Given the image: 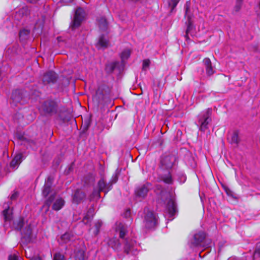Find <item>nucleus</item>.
I'll list each match as a JSON object with an SVG mask.
<instances>
[{"label": "nucleus", "mask_w": 260, "mask_h": 260, "mask_svg": "<svg viewBox=\"0 0 260 260\" xmlns=\"http://www.w3.org/2000/svg\"><path fill=\"white\" fill-rule=\"evenodd\" d=\"M109 246L114 249H117L120 247V243L119 240L116 238L111 239L108 242Z\"/></svg>", "instance_id": "obj_24"}, {"label": "nucleus", "mask_w": 260, "mask_h": 260, "mask_svg": "<svg viewBox=\"0 0 260 260\" xmlns=\"http://www.w3.org/2000/svg\"><path fill=\"white\" fill-rule=\"evenodd\" d=\"M57 79L56 74L52 71L45 73L43 77V82L44 84L54 82Z\"/></svg>", "instance_id": "obj_11"}, {"label": "nucleus", "mask_w": 260, "mask_h": 260, "mask_svg": "<svg viewBox=\"0 0 260 260\" xmlns=\"http://www.w3.org/2000/svg\"><path fill=\"white\" fill-rule=\"evenodd\" d=\"M85 195L84 193L80 190H77L73 197V202L76 204H79L83 199Z\"/></svg>", "instance_id": "obj_16"}, {"label": "nucleus", "mask_w": 260, "mask_h": 260, "mask_svg": "<svg viewBox=\"0 0 260 260\" xmlns=\"http://www.w3.org/2000/svg\"><path fill=\"white\" fill-rule=\"evenodd\" d=\"M12 99L15 103H20L22 99V95L19 90H16L13 92Z\"/></svg>", "instance_id": "obj_22"}, {"label": "nucleus", "mask_w": 260, "mask_h": 260, "mask_svg": "<svg viewBox=\"0 0 260 260\" xmlns=\"http://www.w3.org/2000/svg\"><path fill=\"white\" fill-rule=\"evenodd\" d=\"M131 51L129 49H126L123 50L121 54V59L123 62L127 60L130 56Z\"/></svg>", "instance_id": "obj_27"}, {"label": "nucleus", "mask_w": 260, "mask_h": 260, "mask_svg": "<svg viewBox=\"0 0 260 260\" xmlns=\"http://www.w3.org/2000/svg\"><path fill=\"white\" fill-rule=\"evenodd\" d=\"M23 159V155L19 153L16 154L11 162V167L15 169L22 161Z\"/></svg>", "instance_id": "obj_19"}, {"label": "nucleus", "mask_w": 260, "mask_h": 260, "mask_svg": "<svg viewBox=\"0 0 260 260\" xmlns=\"http://www.w3.org/2000/svg\"><path fill=\"white\" fill-rule=\"evenodd\" d=\"M31 233V230L30 229V226H28L26 230V236L30 237Z\"/></svg>", "instance_id": "obj_42"}, {"label": "nucleus", "mask_w": 260, "mask_h": 260, "mask_svg": "<svg viewBox=\"0 0 260 260\" xmlns=\"http://www.w3.org/2000/svg\"><path fill=\"white\" fill-rule=\"evenodd\" d=\"M41 109L45 113L54 114L57 112V104L53 101H47L42 105Z\"/></svg>", "instance_id": "obj_6"}, {"label": "nucleus", "mask_w": 260, "mask_h": 260, "mask_svg": "<svg viewBox=\"0 0 260 260\" xmlns=\"http://www.w3.org/2000/svg\"><path fill=\"white\" fill-rule=\"evenodd\" d=\"M100 28L103 31H106L108 29V23L104 17H101L98 20Z\"/></svg>", "instance_id": "obj_23"}, {"label": "nucleus", "mask_w": 260, "mask_h": 260, "mask_svg": "<svg viewBox=\"0 0 260 260\" xmlns=\"http://www.w3.org/2000/svg\"><path fill=\"white\" fill-rule=\"evenodd\" d=\"M53 260H66V258L63 254L57 252L54 255Z\"/></svg>", "instance_id": "obj_34"}, {"label": "nucleus", "mask_w": 260, "mask_h": 260, "mask_svg": "<svg viewBox=\"0 0 260 260\" xmlns=\"http://www.w3.org/2000/svg\"><path fill=\"white\" fill-rule=\"evenodd\" d=\"M129 212H130L129 210L127 211V212H128L129 213Z\"/></svg>", "instance_id": "obj_46"}, {"label": "nucleus", "mask_w": 260, "mask_h": 260, "mask_svg": "<svg viewBox=\"0 0 260 260\" xmlns=\"http://www.w3.org/2000/svg\"><path fill=\"white\" fill-rule=\"evenodd\" d=\"M29 32L27 30H23L20 31L19 32V36L20 38H22L23 35H28Z\"/></svg>", "instance_id": "obj_40"}, {"label": "nucleus", "mask_w": 260, "mask_h": 260, "mask_svg": "<svg viewBox=\"0 0 260 260\" xmlns=\"http://www.w3.org/2000/svg\"><path fill=\"white\" fill-rule=\"evenodd\" d=\"M25 255H26V257H32V256L29 255H28V253H27V250H25Z\"/></svg>", "instance_id": "obj_45"}, {"label": "nucleus", "mask_w": 260, "mask_h": 260, "mask_svg": "<svg viewBox=\"0 0 260 260\" xmlns=\"http://www.w3.org/2000/svg\"><path fill=\"white\" fill-rule=\"evenodd\" d=\"M205 67L206 74L208 76H211L215 73V71L212 66L211 61L208 58H206L203 60Z\"/></svg>", "instance_id": "obj_12"}, {"label": "nucleus", "mask_w": 260, "mask_h": 260, "mask_svg": "<svg viewBox=\"0 0 260 260\" xmlns=\"http://www.w3.org/2000/svg\"><path fill=\"white\" fill-rule=\"evenodd\" d=\"M228 139L231 143L237 145L240 142L239 132L238 131H234L229 135Z\"/></svg>", "instance_id": "obj_18"}, {"label": "nucleus", "mask_w": 260, "mask_h": 260, "mask_svg": "<svg viewBox=\"0 0 260 260\" xmlns=\"http://www.w3.org/2000/svg\"><path fill=\"white\" fill-rule=\"evenodd\" d=\"M116 232L119 233V237L121 238H124L127 232L126 226L121 222L116 223Z\"/></svg>", "instance_id": "obj_13"}, {"label": "nucleus", "mask_w": 260, "mask_h": 260, "mask_svg": "<svg viewBox=\"0 0 260 260\" xmlns=\"http://www.w3.org/2000/svg\"><path fill=\"white\" fill-rule=\"evenodd\" d=\"M64 1H66V0H64Z\"/></svg>", "instance_id": "obj_47"}, {"label": "nucleus", "mask_w": 260, "mask_h": 260, "mask_svg": "<svg viewBox=\"0 0 260 260\" xmlns=\"http://www.w3.org/2000/svg\"><path fill=\"white\" fill-rule=\"evenodd\" d=\"M74 235L70 232H67L60 237V240L63 243H67L73 240Z\"/></svg>", "instance_id": "obj_21"}, {"label": "nucleus", "mask_w": 260, "mask_h": 260, "mask_svg": "<svg viewBox=\"0 0 260 260\" xmlns=\"http://www.w3.org/2000/svg\"><path fill=\"white\" fill-rule=\"evenodd\" d=\"M102 225V222L101 221L98 220L95 222L94 224V229L93 230V234L95 236H96L100 230V228Z\"/></svg>", "instance_id": "obj_28"}, {"label": "nucleus", "mask_w": 260, "mask_h": 260, "mask_svg": "<svg viewBox=\"0 0 260 260\" xmlns=\"http://www.w3.org/2000/svg\"><path fill=\"white\" fill-rule=\"evenodd\" d=\"M151 188V184L148 183L138 187L135 191L136 196L140 198H144Z\"/></svg>", "instance_id": "obj_9"}, {"label": "nucleus", "mask_w": 260, "mask_h": 260, "mask_svg": "<svg viewBox=\"0 0 260 260\" xmlns=\"http://www.w3.org/2000/svg\"><path fill=\"white\" fill-rule=\"evenodd\" d=\"M144 223L145 226L148 228H152L155 226L156 223V219L154 214L149 211L145 210Z\"/></svg>", "instance_id": "obj_7"}, {"label": "nucleus", "mask_w": 260, "mask_h": 260, "mask_svg": "<svg viewBox=\"0 0 260 260\" xmlns=\"http://www.w3.org/2000/svg\"><path fill=\"white\" fill-rule=\"evenodd\" d=\"M205 238V234L203 232H199L194 235L193 244L197 246L200 245Z\"/></svg>", "instance_id": "obj_15"}, {"label": "nucleus", "mask_w": 260, "mask_h": 260, "mask_svg": "<svg viewBox=\"0 0 260 260\" xmlns=\"http://www.w3.org/2000/svg\"><path fill=\"white\" fill-rule=\"evenodd\" d=\"M9 210L8 209H6L3 211V214L5 217V219L6 220H9L10 219V215L8 214Z\"/></svg>", "instance_id": "obj_37"}, {"label": "nucleus", "mask_w": 260, "mask_h": 260, "mask_svg": "<svg viewBox=\"0 0 260 260\" xmlns=\"http://www.w3.org/2000/svg\"><path fill=\"white\" fill-rule=\"evenodd\" d=\"M179 1L180 0H169V5L171 8V12H172L176 7Z\"/></svg>", "instance_id": "obj_33"}, {"label": "nucleus", "mask_w": 260, "mask_h": 260, "mask_svg": "<svg viewBox=\"0 0 260 260\" xmlns=\"http://www.w3.org/2000/svg\"><path fill=\"white\" fill-rule=\"evenodd\" d=\"M117 63L116 62H113L108 64L106 67V71L109 73L112 72L117 66Z\"/></svg>", "instance_id": "obj_29"}, {"label": "nucleus", "mask_w": 260, "mask_h": 260, "mask_svg": "<svg viewBox=\"0 0 260 260\" xmlns=\"http://www.w3.org/2000/svg\"><path fill=\"white\" fill-rule=\"evenodd\" d=\"M18 196V194L17 192L14 193L11 197V200H15Z\"/></svg>", "instance_id": "obj_43"}, {"label": "nucleus", "mask_w": 260, "mask_h": 260, "mask_svg": "<svg viewBox=\"0 0 260 260\" xmlns=\"http://www.w3.org/2000/svg\"><path fill=\"white\" fill-rule=\"evenodd\" d=\"M175 161V157L172 155H164L160 160V167L164 170H170Z\"/></svg>", "instance_id": "obj_4"}, {"label": "nucleus", "mask_w": 260, "mask_h": 260, "mask_svg": "<svg viewBox=\"0 0 260 260\" xmlns=\"http://www.w3.org/2000/svg\"><path fill=\"white\" fill-rule=\"evenodd\" d=\"M94 210L92 208H90L86 216H84L83 221L85 223H87L89 219H90V217H92L93 215Z\"/></svg>", "instance_id": "obj_30"}, {"label": "nucleus", "mask_w": 260, "mask_h": 260, "mask_svg": "<svg viewBox=\"0 0 260 260\" xmlns=\"http://www.w3.org/2000/svg\"><path fill=\"white\" fill-rule=\"evenodd\" d=\"M117 179H118V177H117V175L115 174V175H113L112 176L111 181L109 182L110 185H111V186H112L113 183H115L116 182Z\"/></svg>", "instance_id": "obj_39"}, {"label": "nucleus", "mask_w": 260, "mask_h": 260, "mask_svg": "<svg viewBox=\"0 0 260 260\" xmlns=\"http://www.w3.org/2000/svg\"><path fill=\"white\" fill-rule=\"evenodd\" d=\"M27 2L30 3H36L38 0H27Z\"/></svg>", "instance_id": "obj_44"}, {"label": "nucleus", "mask_w": 260, "mask_h": 260, "mask_svg": "<svg viewBox=\"0 0 260 260\" xmlns=\"http://www.w3.org/2000/svg\"><path fill=\"white\" fill-rule=\"evenodd\" d=\"M74 260H84V250L83 249H78L75 251Z\"/></svg>", "instance_id": "obj_20"}, {"label": "nucleus", "mask_w": 260, "mask_h": 260, "mask_svg": "<svg viewBox=\"0 0 260 260\" xmlns=\"http://www.w3.org/2000/svg\"><path fill=\"white\" fill-rule=\"evenodd\" d=\"M65 202L61 198H57L54 202L52 205V209L55 211L60 210L64 206Z\"/></svg>", "instance_id": "obj_17"}, {"label": "nucleus", "mask_w": 260, "mask_h": 260, "mask_svg": "<svg viewBox=\"0 0 260 260\" xmlns=\"http://www.w3.org/2000/svg\"><path fill=\"white\" fill-rule=\"evenodd\" d=\"M101 191H100L97 188H94L92 194L90 196V199L91 200H96L101 198L100 193Z\"/></svg>", "instance_id": "obj_26"}, {"label": "nucleus", "mask_w": 260, "mask_h": 260, "mask_svg": "<svg viewBox=\"0 0 260 260\" xmlns=\"http://www.w3.org/2000/svg\"><path fill=\"white\" fill-rule=\"evenodd\" d=\"M96 188L99 189L100 191L104 192L105 193H107L112 188L110 183H107L103 177L98 181Z\"/></svg>", "instance_id": "obj_10"}, {"label": "nucleus", "mask_w": 260, "mask_h": 260, "mask_svg": "<svg viewBox=\"0 0 260 260\" xmlns=\"http://www.w3.org/2000/svg\"><path fill=\"white\" fill-rule=\"evenodd\" d=\"M190 3L187 2L185 6V16L188 18L187 27L186 30V36L188 35L190 30L192 28V25L191 22V16L188 14V12L189 10Z\"/></svg>", "instance_id": "obj_14"}, {"label": "nucleus", "mask_w": 260, "mask_h": 260, "mask_svg": "<svg viewBox=\"0 0 260 260\" xmlns=\"http://www.w3.org/2000/svg\"><path fill=\"white\" fill-rule=\"evenodd\" d=\"M150 61L149 59H144L143 61V67L142 69L143 70H146L147 68L149 67L150 65Z\"/></svg>", "instance_id": "obj_36"}, {"label": "nucleus", "mask_w": 260, "mask_h": 260, "mask_svg": "<svg viewBox=\"0 0 260 260\" xmlns=\"http://www.w3.org/2000/svg\"><path fill=\"white\" fill-rule=\"evenodd\" d=\"M109 91V89L106 85H102L100 86L93 96L94 100L96 101L98 104L102 103L104 102L106 95Z\"/></svg>", "instance_id": "obj_5"}, {"label": "nucleus", "mask_w": 260, "mask_h": 260, "mask_svg": "<svg viewBox=\"0 0 260 260\" xmlns=\"http://www.w3.org/2000/svg\"><path fill=\"white\" fill-rule=\"evenodd\" d=\"M160 195L161 198H166L167 205L166 209L169 214L171 216H173L177 211L176 205L174 199L171 198L170 195L167 192L161 189Z\"/></svg>", "instance_id": "obj_2"}, {"label": "nucleus", "mask_w": 260, "mask_h": 260, "mask_svg": "<svg viewBox=\"0 0 260 260\" xmlns=\"http://www.w3.org/2000/svg\"><path fill=\"white\" fill-rule=\"evenodd\" d=\"M52 183V179L49 177L45 182L42 191V194L45 197H47L49 194H50V196L46 200L45 205H44V207L47 206V211L49 210V207L53 201L54 200L55 197V193L51 189Z\"/></svg>", "instance_id": "obj_1"}, {"label": "nucleus", "mask_w": 260, "mask_h": 260, "mask_svg": "<svg viewBox=\"0 0 260 260\" xmlns=\"http://www.w3.org/2000/svg\"><path fill=\"white\" fill-rule=\"evenodd\" d=\"M211 114V110L208 109L199 115L198 124L200 125L201 131H205L208 128V125L211 121L210 118Z\"/></svg>", "instance_id": "obj_3"}, {"label": "nucleus", "mask_w": 260, "mask_h": 260, "mask_svg": "<svg viewBox=\"0 0 260 260\" xmlns=\"http://www.w3.org/2000/svg\"><path fill=\"white\" fill-rule=\"evenodd\" d=\"M9 260H18V257L16 255H10L9 257Z\"/></svg>", "instance_id": "obj_41"}, {"label": "nucleus", "mask_w": 260, "mask_h": 260, "mask_svg": "<svg viewBox=\"0 0 260 260\" xmlns=\"http://www.w3.org/2000/svg\"><path fill=\"white\" fill-rule=\"evenodd\" d=\"M242 0H237L236 5L235 7L236 11H238L241 7Z\"/></svg>", "instance_id": "obj_38"}, {"label": "nucleus", "mask_w": 260, "mask_h": 260, "mask_svg": "<svg viewBox=\"0 0 260 260\" xmlns=\"http://www.w3.org/2000/svg\"><path fill=\"white\" fill-rule=\"evenodd\" d=\"M162 180L168 184H171L173 182L172 178L170 173L167 175L162 176Z\"/></svg>", "instance_id": "obj_32"}, {"label": "nucleus", "mask_w": 260, "mask_h": 260, "mask_svg": "<svg viewBox=\"0 0 260 260\" xmlns=\"http://www.w3.org/2000/svg\"><path fill=\"white\" fill-rule=\"evenodd\" d=\"M23 219H19L18 221L15 222L14 226L15 229L20 230L23 225Z\"/></svg>", "instance_id": "obj_31"}, {"label": "nucleus", "mask_w": 260, "mask_h": 260, "mask_svg": "<svg viewBox=\"0 0 260 260\" xmlns=\"http://www.w3.org/2000/svg\"><path fill=\"white\" fill-rule=\"evenodd\" d=\"M98 45L102 47H107L108 45V41L104 35L101 36L99 40Z\"/></svg>", "instance_id": "obj_25"}, {"label": "nucleus", "mask_w": 260, "mask_h": 260, "mask_svg": "<svg viewBox=\"0 0 260 260\" xmlns=\"http://www.w3.org/2000/svg\"><path fill=\"white\" fill-rule=\"evenodd\" d=\"M135 242L132 241L131 244H129L128 243V241H126L125 243V251L128 253L129 252V251L131 250V248H132L134 246Z\"/></svg>", "instance_id": "obj_35"}, {"label": "nucleus", "mask_w": 260, "mask_h": 260, "mask_svg": "<svg viewBox=\"0 0 260 260\" xmlns=\"http://www.w3.org/2000/svg\"><path fill=\"white\" fill-rule=\"evenodd\" d=\"M85 16L84 10L81 8L77 9L75 12L74 20L72 24V27L74 28L78 27Z\"/></svg>", "instance_id": "obj_8"}]
</instances>
